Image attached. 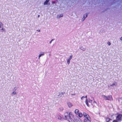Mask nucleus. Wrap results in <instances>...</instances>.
Instances as JSON below:
<instances>
[{"instance_id": "nucleus-1", "label": "nucleus", "mask_w": 122, "mask_h": 122, "mask_svg": "<svg viewBox=\"0 0 122 122\" xmlns=\"http://www.w3.org/2000/svg\"><path fill=\"white\" fill-rule=\"evenodd\" d=\"M65 119L69 121V122H73L77 116L73 115L72 112H66L64 114Z\"/></svg>"}, {"instance_id": "nucleus-2", "label": "nucleus", "mask_w": 122, "mask_h": 122, "mask_svg": "<svg viewBox=\"0 0 122 122\" xmlns=\"http://www.w3.org/2000/svg\"><path fill=\"white\" fill-rule=\"evenodd\" d=\"M122 115L121 114H118L116 117V120L119 122H121L122 120Z\"/></svg>"}, {"instance_id": "nucleus-3", "label": "nucleus", "mask_w": 122, "mask_h": 122, "mask_svg": "<svg viewBox=\"0 0 122 122\" xmlns=\"http://www.w3.org/2000/svg\"><path fill=\"white\" fill-rule=\"evenodd\" d=\"M83 115L84 117L85 118H89L90 117L89 115L85 112H83Z\"/></svg>"}, {"instance_id": "nucleus-4", "label": "nucleus", "mask_w": 122, "mask_h": 122, "mask_svg": "<svg viewBox=\"0 0 122 122\" xmlns=\"http://www.w3.org/2000/svg\"><path fill=\"white\" fill-rule=\"evenodd\" d=\"M84 122H91L90 117L85 118L84 120Z\"/></svg>"}, {"instance_id": "nucleus-5", "label": "nucleus", "mask_w": 122, "mask_h": 122, "mask_svg": "<svg viewBox=\"0 0 122 122\" xmlns=\"http://www.w3.org/2000/svg\"><path fill=\"white\" fill-rule=\"evenodd\" d=\"M110 85L111 86H116L117 85V83L116 82H114L112 84H110Z\"/></svg>"}, {"instance_id": "nucleus-6", "label": "nucleus", "mask_w": 122, "mask_h": 122, "mask_svg": "<svg viewBox=\"0 0 122 122\" xmlns=\"http://www.w3.org/2000/svg\"><path fill=\"white\" fill-rule=\"evenodd\" d=\"M44 52H40V54L39 56V59L40 57L42 56H43L44 55Z\"/></svg>"}, {"instance_id": "nucleus-7", "label": "nucleus", "mask_w": 122, "mask_h": 122, "mask_svg": "<svg viewBox=\"0 0 122 122\" xmlns=\"http://www.w3.org/2000/svg\"><path fill=\"white\" fill-rule=\"evenodd\" d=\"M67 104L68 107H70L73 106L72 104L70 102H68Z\"/></svg>"}, {"instance_id": "nucleus-8", "label": "nucleus", "mask_w": 122, "mask_h": 122, "mask_svg": "<svg viewBox=\"0 0 122 122\" xmlns=\"http://www.w3.org/2000/svg\"><path fill=\"white\" fill-rule=\"evenodd\" d=\"M107 100H112V98L111 96H109L107 97Z\"/></svg>"}, {"instance_id": "nucleus-9", "label": "nucleus", "mask_w": 122, "mask_h": 122, "mask_svg": "<svg viewBox=\"0 0 122 122\" xmlns=\"http://www.w3.org/2000/svg\"><path fill=\"white\" fill-rule=\"evenodd\" d=\"M79 112V111L78 109H76L75 110V113L76 115L78 114Z\"/></svg>"}, {"instance_id": "nucleus-10", "label": "nucleus", "mask_w": 122, "mask_h": 122, "mask_svg": "<svg viewBox=\"0 0 122 122\" xmlns=\"http://www.w3.org/2000/svg\"><path fill=\"white\" fill-rule=\"evenodd\" d=\"M64 94V93L63 92H61L58 95V96L59 97H61V96L63 95Z\"/></svg>"}, {"instance_id": "nucleus-11", "label": "nucleus", "mask_w": 122, "mask_h": 122, "mask_svg": "<svg viewBox=\"0 0 122 122\" xmlns=\"http://www.w3.org/2000/svg\"><path fill=\"white\" fill-rule=\"evenodd\" d=\"M50 0H46V1L44 3V5H47V3L49 2Z\"/></svg>"}, {"instance_id": "nucleus-12", "label": "nucleus", "mask_w": 122, "mask_h": 122, "mask_svg": "<svg viewBox=\"0 0 122 122\" xmlns=\"http://www.w3.org/2000/svg\"><path fill=\"white\" fill-rule=\"evenodd\" d=\"M102 97L105 100H107V97L103 95H102Z\"/></svg>"}, {"instance_id": "nucleus-13", "label": "nucleus", "mask_w": 122, "mask_h": 122, "mask_svg": "<svg viewBox=\"0 0 122 122\" xmlns=\"http://www.w3.org/2000/svg\"><path fill=\"white\" fill-rule=\"evenodd\" d=\"M85 103L86 105L88 107L89 106V105L88 104L87 100V99H86V100L85 101Z\"/></svg>"}, {"instance_id": "nucleus-14", "label": "nucleus", "mask_w": 122, "mask_h": 122, "mask_svg": "<svg viewBox=\"0 0 122 122\" xmlns=\"http://www.w3.org/2000/svg\"><path fill=\"white\" fill-rule=\"evenodd\" d=\"M78 114H79L78 116L79 117H82V113H79Z\"/></svg>"}, {"instance_id": "nucleus-15", "label": "nucleus", "mask_w": 122, "mask_h": 122, "mask_svg": "<svg viewBox=\"0 0 122 122\" xmlns=\"http://www.w3.org/2000/svg\"><path fill=\"white\" fill-rule=\"evenodd\" d=\"M87 15H88L87 14H86V15H85H85H84L83 18L84 19H83V21L85 19V18H86L87 17Z\"/></svg>"}, {"instance_id": "nucleus-16", "label": "nucleus", "mask_w": 122, "mask_h": 122, "mask_svg": "<svg viewBox=\"0 0 122 122\" xmlns=\"http://www.w3.org/2000/svg\"><path fill=\"white\" fill-rule=\"evenodd\" d=\"M16 93L15 91L11 93V94L13 96L14 95L16 94Z\"/></svg>"}, {"instance_id": "nucleus-17", "label": "nucleus", "mask_w": 122, "mask_h": 122, "mask_svg": "<svg viewBox=\"0 0 122 122\" xmlns=\"http://www.w3.org/2000/svg\"><path fill=\"white\" fill-rule=\"evenodd\" d=\"M57 118L58 119L61 120L62 119V117L59 115H58L57 116Z\"/></svg>"}, {"instance_id": "nucleus-18", "label": "nucleus", "mask_w": 122, "mask_h": 122, "mask_svg": "<svg viewBox=\"0 0 122 122\" xmlns=\"http://www.w3.org/2000/svg\"><path fill=\"white\" fill-rule=\"evenodd\" d=\"M72 55H71L70 56V57L68 59L70 60L72 58Z\"/></svg>"}, {"instance_id": "nucleus-19", "label": "nucleus", "mask_w": 122, "mask_h": 122, "mask_svg": "<svg viewBox=\"0 0 122 122\" xmlns=\"http://www.w3.org/2000/svg\"><path fill=\"white\" fill-rule=\"evenodd\" d=\"M80 49L81 50H82L83 51H85V49L84 48H83L82 47H80Z\"/></svg>"}, {"instance_id": "nucleus-20", "label": "nucleus", "mask_w": 122, "mask_h": 122, "mask_svg": "<svg viewBox=\"0 0 122 122\" xmlns=\"http://www.w3.org/2000/svg\"><path fill=\"white\" fill-rule=\"evenodd\" d=\"M67 63L68 65L70 63V60H69L68 59H67Z\"/></svg>"}, {"instance_id": "nucleus-21", "label": "nucleus", "mask_w": 122, "mask_h": 122, "mask_svg": "<svg viewBox=\"0 0 122 122\" xmlns=\"http://www.w3.org/2000/svg\"><path fill=\"white\" fill-rule=\"evenodd\" d=\"M56 17L58 19H59L61 17L59 15H57L56 16Z\"/></svg>"}, {"instance_id": "nucleus-22", "label": "nucleus", "mask_w": 122, "mask_h": 122, "mask_svg": "<svg viewBox=\"0 0 122 122\" xmlns=\"http://www.w3.org/2000/svg\"><path fill=\"white\" fill-rule=\"evenodd\" d=\"M1 30H2V31L3 32V31H5V29H4V28H2L1 29Z\"/></svg>"}, {"instance_id": "nucleus-23", "label": "nucleus", "mask_w": 122, "mask_h": 122, "mask_svg": "<svg viewBox=\"0 0 122 122\" xmlns=\"http://www.w3.org/2000/svg\"><path fill=\"white\" fill-rule=\"evenodd\" d=\"M90 103H91L92 102V100H89L88 101Z\"/></svg>"}, {"instance_id": "nucleus-24", "label": "nucleus", "mask_w": 122, "mask_h": 122, "mask_svg": "<svg viewBox=\"0 0 122 122\" xmlns=\"http://www.w3.org/2000/svg\"><path fill=\"white\" fill-rule=\"evenodd\" d=\"M107 44L109 46L110 45H111V43L109 42H107Z\"/></svg>"}, {"instance_id": "nucleus-25", "label": "nucleus", "mask_w": 122, "mask_h": 122, "mask_svg": "<svg viewBox=\"0 0 122 122\" xmlns=\"http://www.w3.org/2000/svg\"><path fill=\"white\" fill-rule=\"evenodd\" d=\"M84 98H85L83 96V97H81V100H82L84 99Z\"/></svg>"}, {"instance_id": "nucleus-26", "label": "nucleus", "mask_w": 122, "mask_h": 122, "mask_svg": "<svg viewBox=\"0 0 122 122\" xmlns=\"http://www.w3.org/2000/svg\"><path fill=\"white\" fill-rule=\"evenodd\" d=\"M2 25V23L0 22V28L1 27Z\"/></svg>"}, {"instance_id": "nucleus-27", "label": "nucleus", "mask_w": 122, "mask_h": 122, "mask_svg": "<svg viewBox=\"0 0 122 122\" xmlns=\"http://www.w3.org/2000/svg\"><path fill=\"white\" fill-rule=\"evenodd\" d=\"M112 122H118V121L116 120H114Z\"/></svg>"}, {"instance_id": "nucleus-28", "label": "nucleus", "mask_w": 122, "mask_h": 122, "mask_svg": "<svg viewBox=\"0 0 122 122\" xmlns=\"http://www.w3.org/2000/svg\"><path fill=\"white\" fill-rule=\"evenodd\" d=\"M61 17H62L63 16V14H61L60 15H59Z\"/></svg>"}, {"instance_id": "nucleus-29", "label": "nucleus", "mask_w": 122, "mask_h": 122, "mask_svg": "<svg viewBox=\"0 0 122 122\" xmlns=\"http://www.w3.org/2000/svg\"><path fill=\"white\" fill-rule=\"evenodd\" d=\"M110 120V118H108L107 117V122H108Z\"/></svg>"}, {"instance_id": "nucleus-30", "label": "nucleus", "mask_w": 122, "mask_h": 122, "mask_svg": "<svg viewBox=\"0 0 122 122\" xmlns=\"http://www.w3.org/2000/svg\"><path fill=\"white\" fill-rule=\"evenodd\" d=\"M37 31L39 32H40V30H37Z\"/></svg>"}, {"instance_id": "nucleus-31", "label": "nucleus", "mask_w": 122, "mask_h": 122, "mask_svg": "<svg viewBox=\"0 0 122 122\" xmlns=\"http://www.w3.org/2000/svg\"><path fill=\"white\" fill-rule=\"evenodd\" d=\"M54 39H52L51 40V41H54Z\"/></svg>"}, {"instance_id": "nucleus-32", "label": "nucleus", "mask_w": 122, "mask_h": 122, "mask_svg": "<svg viewBox=\"0 0 122 122\" xmlns=\"http://www.w3.org/2000/svg\"><path fill=\"white\" fill-rule=\"evenodd\" d=\"M85 98H86V99H87V95H86V96H85V97H84Z\"/></svg>"}, {"instance_id": "nucleus-33", "label": "nucleus", "mask_w": 122, "mask_h": 122, "mask_svg": "<svg viewBox=\"0 0 122 122\" xmlns=\"http://www.w3.org/2000/svg\"><path fill=\"white\" fill-rule=\"evenodd\" d=\"M120 40L121 41H122V36L121 37V38H120Z\"/></svg>"}, {"instance_id": "nucleus-34", "label": "nucleus", "mask_w": 122, "mask_h": 122, "mask_svg": "<svg viewBox=\"0 0 122 122\" xmlns=\"http://www.w3.org/2000/svg\"><path fill=\"white\" fill-rule=\"evenodd\" d=\"M52 41H50L49 42V43L50 44H51L52 42Z\"/></svg>"}, {"instance_id": "nucleus-35", "label": "nucleus", "mask_w": 122, "mask_h": 122, "mask_svg": "<svg viewBox=\"0 0 122 122\" xmlns=\"http://www.w3.org/2000/svg\"><path fill=\"white\" fill-rule=\"evenodd\" d=\"M51 54H49V55H48V56H51Z\"/></svg>"}, {"instance_id": "nucleus-36", "label": "nucleus", "mask_w": 122, "mask_h": 122, "mask_svg": "<svg viewBox=\"0 0 122 122\" xmlns=\"http://www.w3.org/2000/svg\"><path fill=\"white\" fill-rule=\"evenodd\" d=\"M40 15H38L37 17H40Z\"/></svg>"}, {"instance_id": "nucleus-37", "label": "nucleus", "mask_w": 122, "mask_h": 122, "mask_svg": "<svg viewBox=\"0 0 122 122\" xmlns=\"http://www.w3.org/2000/svg\"><path fill=\"white\" fill-rule=\"evenodd\" d=\"M94 103H96V102L95 101H94L93 102Z\"/></svg>"}, {"instance_id": "nucleus-38", "label": "nucleus", "mask_w": 122, "mask_h": 122, "mask_svg": "<svg viewBox=\"0 0 122 122\" xmlns=\"http://www.w3.org/2000/svg\"><path fill=\"white\" fill-rule=\"evenodd\" d=\"M72 95H75V94H72Z\"/></svg>"}]
</instances>
